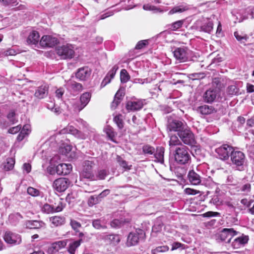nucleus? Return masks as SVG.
<instances>
[{
  "label": "nucleus",
  "instance_id": "obj_23",
  "mask_svg": "<svg viewBox=\"0 0 254 254\" xmlns=\"http://www.w3.org/2000/svg\"><path fill=\"white\" fill-rule=\"evenodd\" d=\"M119 69V66L118 65H115L112 67V68L108 72L107 75L105 76V77L103 80L101 86L102 87L105 86L108 83H110L111 79H113L118 69Z\"/></svg>",
  "mask_w": 254,
  "mask_h": 254
},
{
  "label": "nucleus",
  "instance_id": "obj_58",
  "mask_svg": "<svg viewBox=\"0 0 254 254\" xmlns=\"http://www.w3.org/2000/svg\"><path fill=\"white\" fill-rule=\"evenodd\" d=\"M108 175V172L106 170H100L98 172L96 177L99 180H104Z\"/></svg>",
  "mask_w": 254,
  "mask_h": 254
},
{
  "label": "nucleus",
  "instance_id": "obj_63",
  "mask_svg": "<svg viewBox=\"0 0 254 254\" xmlns=\"http://www.w3.org/2000/svg\"><path fill=\"white\" fill-rule=\"evenodd\" d=\"M185 191L186 193L189 195H194L199 192V191L190 188L186 189Z\"/></svg>",
  "mask_w": 254,
  "mask_h": 254
},
{
  "label": "nucleus",
  "instance_id": "obj_26",
  "mask_svg": "<svg viewBox=\"0 0 254 254\" xmlns=\"http://www.w3.org/2000/svg\"><path fill=\"white\" fill-rule=\"evenodd\" d=\"M39 34L36 31H32L29 35L27 42L29 45H36L39 41Z\"/></svg>",
  "mask_w": 254,
  "mask_h": 254
},
{
  "label": "nucleus",
  "instance_id": "obj_64",
  "mask_svg": "<svg viewBox=\"0 0 254 254\" xmlns=\"http://www.w3.org/2000/svg\"><path fill=\"white\" fill-rule=\"evenodd\" d=\"M20 129H21V127H19V126H17L16 127L10 128L8 129V132L9 133L15 134V133H17V132H18L20 130Z\"/></svg>",
  "mask_w": 254,
  "mask_h": 254
},
{
  "label": "nucleus",
  "instance_id": "obj_47",
  "mask_svg": "<svg viewBox=\"0 0 254 254\" xmlns=\"http://www.w3.org/2000/svg\"><path fill=\"white\" fill-rule=\"evenodd\" d=\"M114 121L117 125L119 129H122L124 127V123L122 119V115H118L114 118Z\"/></svg>",
  "mask_w": 254,
  "mask_h": 254
},
{
  "label": "nucleus",
  "instance_id": "obj_60",
  "mask_svg": "<svg viewBox=\"0 0 254 254\" xmlns=\"http://www.w3.org/2000/svg\"><path fill=\"white\" fill-rule=\"evenodd\" d=\"M123 224V221L119 219H115L111 222V226L113 228H119Z\"/></svg>",
  "mask_w": 254,
  "mask_h": 254
},
{
  "label": "nucleus",
  "instance_id": "obj_44",
  "mask_svg": "<svg viewBox=\"0 0 254 254\" xmlns=\"http://www.w3.org/2000/svg\"><path fill=\"white\" fill-rule=\"evenodd\" d=\"M142 151L145 155H153L155 152V149L153 147L146 144L143 146Z\"/></svg>",
  "mask_w": 254,
  "mask_h": 254
},
{
  "label": "nucleus",
  "instance_id": "obj_17",
  "mask_svg": "<svg viewBox=\"0 0 254 254\" xmlns=\"http://www.w3.org/2000/svg\"><path fill=\"white\" fill-rule=\"evenodd\" d=\"M231 159L233 164L237 166H241L245 162V156L241 151L233 150L231 154Z\"/></svg>",
  "mask_w": 254,
  "mask_h": 254
},
{
  "label": "nucleus",
  "instance_id": "obj_30",
  "mask_svg": "<svg viewBox=\"0 0 254 254\" xmlns=\"http://www.w3.org/2000/svg\"><path fill=\"white\" fill-rule=\"evenodd\" d=\"M82 240L80 239L78 240L69 243L68 247V252L70 254H75L76 250L80 246Z\"/></svg>",
  "mask_w": 254,
  "mask_h": 254
},
{
  "label": "nucleus",
  "instance_id": "obj_32",
  "mask_svg": "<svg viewBox=\"0 0 254 254\" xmlns=\"http://www.w3.org/2000/svg\"><path fill=\"white\" fill-rule=\"evenodd\" d=\"M30 132L29 126L28 125H24L23 128L18 135L17 140L18 141H22L26 136H28Z\"/></svg>",
  "mask_w": 254,
  "mask_h": 254
},
{
  "label": "nucleus",
  "instance_id": "obj_49",
  "mask_svg": "<svg viewBox=\"0 0 254 254\" xmlns=\"http://www.w3.org/2000/svg\"><path fill=\"white\" fill-rule=\"evenodd\" d=\"M42 211L47 214L55 213L53 204L51 205L47 203L43 206Z\"/></svg>",
  "mask_w": 254,
  "mask_h": 254
},
{
  "label": "nucleus",
  "instance_id": "obj_55",
  "mask_svg": "<svg viewBox=\"0 0 254 254\" xmlns=\"http://www.w3.org/2000/svg\"><path fill=\"white\" fill-rule=\"evenodd\" d=\"M7 118L11 125L14 124L17 122L15 117V113L13 111H11L7 114Z\"/></svg>",
  "mask_w": 254,
  "mask_h": 254
},
{
  "label": "nucleus",
  "instance_id": "obj_5",
  "mask_svg": "<svg viewBox=\"0 0 254 254\" xmlns=\"http://www.w3.org/2000/svg\"><path fill=\"white\" fill-rule=\"evenodd\" d=\"M182 121L170 116L168 117L167 130L168 132H177V134L186 126Z\"/></svg>",
  "mask_w": 254,
  "mask_h": 254
},
{
  "label": "nucleus",
  "instance_id": "obj_62",
  "mask_svg": "<svg viewBox=\"0 0 254 254\" xmlns=\"http://www.w3.org/2000/svg\"><path fill=\"white\" fill-rule=\"evenodd\" d=\"M148 44L147 40H141L139 41L135 46L136 49H141Z\"/></svg>",
  "mask_w": 254,
  "mask_h": 254
},
{
  "label": "nucleus",
  "instance_id": "obj_52",
  "mask_svg": "<svg viewBox=\"0 0 254 254\" xmlns=\"http://www.w3.org/2000/svg\"><path fill=\"white\" fill-rule=\"evenodd\" d=\"M0 2L5 6H14L18 4V0H0Z\"/></svg>",
  "mask_w": 254,
  "mask_h": 254
},
{
  "label": "nucleus",
  "instance_id": "obj_46",
  "mask_svg": "<svg viewBox=\"0 0 254 254\" xmlns=\"http://www.w3.org/2000/svg\"><path fill=\"white\" fill-rule=\"evenodd\" d=\"M101 201L99 195L91 196L88 200V204L89 206H92L94 205L99 203Z\"/></svg>",
  "mask_w": 254,
  "mask_h": 254
},
{
  "label": "nucleus",
  "instance_id": "obj_27",
  "mask_svg": "<svg viewBox=\"0 0 254 254\" xmlns=\"http://www.w3.org/2000/svg\"><path fill=\"white\" fill-rule=\"evenodd\" d=\"M125 95V93L123 90H119L116 93L114 97V100L112 102L111 104V108L113 109H115L116 107L118 106V105L121 102L122 100V97H123Z\"/></svg>",
  "mask_w": 254,
  "mask_h": 254
},
{
  "label": "nucleus",
  "instance_id": "obj_37",
  "mask_svg": "<svg viewBox=\"0 0 254 254\" xmlns=\"http://www.w3.org/2000/svg\"><path fill=\"white\" fill-rule=\"evenodd\" d=\"M213 28V24L212 21L208 22L203 24L200 27V30L206 33H210Z\"/></svg>",
  "mask_w": 254,
  "mask_h": 254
},
{
  "label": "nucleus",
  "instance_id": "obj_38",
  "mask_svg": "<svg viewBox=\"0 0 254 254\" xmlns=\"http://www.w3.org/2000/svg\"><path fill=\"white\" fill-rule=\"evenodd\" d=\"M55 212L62 211L65 206V204L62 199H59L53 204Z\"/></svg>",
  "mask_w": 254,
  "mask_h": 254
},
{
  "label": "nucleus",
  "instance_id": "obj_1",
  "mask_svg": "<svg viewBox=\"0 0 254 254\" xmlns=\"http://www.w3.org/2000/svg\"><path fill=\"white\" fill-rule=\"evenodd\" d=\"M201 172L199 171H195L194 170L189 171L187 175V180L192 185H202L206 187L210 188L213 182L210 177L203 178L201 175Z\"/></svg>",
  "mask_w": 254,
  "mask_h": 254
},
{
  "label": "nucleus",
  "instance_id": "obj_10",
  "mask_svg": "<svg viewBox=\"0 0 254 254\" xmlns=\"http://www.w3.org/2000/svg\"><path fill=\"white\" fill-rule=\"evenodd\" d=\"M237 233L238 232L233 228H224L218 234L217 238L221 241L229 243Z\"/></svg>",
  "mask_w": 254,
  "mask_h": 254
},
{
  "label": "nucleus",
  "instance_id": "obj_4",
  "mask_svg": "<svg viewBox=\"0 0 254 254\" xmlns=\"http://www.w3.org/2000/svg\"><path fill=\"white\" fill-rule=\"evenodd\" d=\"M56 53L62 59H71L75 54L74 47L71 45L66 44L59 46L56 48Z\"/></svg>",
  "mask_w": 254,
  "mask_h": 254
},
{
  "label": "nucleus",
  "instance_id": "obj_39",
  "mask_svg": "<svg viewBox=\"0 0 254 254\" xmlns=\"http://www.w3.org/2000/svg\"><path fill=\"white\" fill-rule=\"evenodd\" d=\"M169 145L171 148H172L175 146H178L183 144L178 136L176 135H173L170 136Z\"/></svg>",
  "mask_w": 254,
  "mask_h": 254
},
{
  "label": "nucleus",
  "instance_id": "obj_41",
  "mask_svg": "<svg viewBox=\"0 0 254 254\" xmlns=\"http://www.w3.org/2000/svg\"><path fill=\"white\" fill-rule=\"evenodd\" d=\"M68 85L74 91L80 92L83 90L82 84L74 81H70Z\"/></svg>",
  "mask_w": 254,
  "mask_h": 254
},
{
  "label": "nucleus",
  "instance_id": "obj_20",
  "mask_svg": "<svg viewBox=\"0 0 254 254\" xmlns=\"http://www.w3.org/2000/svg\"><path fill=\"white\" fill-rule=\"evenodd\" d=\"M66 245V240L56 242L52 244L50 250L52 254H63L60 251L64 249Z\"/></svg>",
  "mask_w": 254,
  "mask_h": 254
},
{
  "label": "nucleus",
  "instance_id": "obj_25",
  "mask_svg": "<svg viewBox=\"0 0 254 254\" xmlns=\"http://www.w3.org/2000/svg\"><path fill=\"white\" fill-rule=\"evenodd\" d=\"M50 222L55 227L61 226L65 223V218L63 216H55L50 218Z\"/></svg>",
  "mask_w": 254,
  "mask_h": 254
},
{
  "label": "nucleus",
  "instance_id": "obj_13",
  "mask_svg": "<svg viewBox=\"0 0 254 254\" xmlns=\"http://www.w3.org/2000/svg\"><path fill=\"white\" fill-rule=\"evenodd\" d=\"M233 148L227 144H224L215 149L218 157L222 160H227L229 157L230 153L233 151Z\"/></svg>",
  "mask_w": 254,
  "mask_h": 254
},
{
  "label": "nucleus",
  "instance_id": "obj_6",
  "mask_svg": "<svg viewBox=\"0 0 254 254\" xmlns=\"http://www.w3.org/2000/svg\"><path fill=\"white\" fill-rule=\"evenodd\" d=\"M145 237V233L141 229L136 230L134 232L129 233L128 235L126 245L127 247L135 246L139 241Z\"/></svg>",
  "mask_w": 254,
  "mask_h": 254
},
{
  "label": "nucleus",
  "instance_id": "obj_8",
  "mask_svg": "<svg viewBox=\"0 0 254 254\" xmlns=\"http://www.w3.org/2000/svg\"><path fill=\"white\" fill-rule=\"evenodd\" d=\"M63 133H70L75 137L80 139H86L88 136V133L86 131H81L75 128L73 126L68 125L61 130Z\"/></svg>",
  "mask_w": 254,
  "mask_h": 254
},
{
  "label": "nucleus",
  "instance_id": "obj_29",
  "mask_svg": "<svg viewBox=\"0 0 254 254\" xmlns=\"http://www.w3.org/2000/svg\"><path fill=\"white\" fill-rule=\"evenodd\" d=\"M198 111L202 115H207L216 112L215 109L211 106L203 105L198 108Z\"/></svg>",
  "mask_w": 254,
  "mask_h": 254
},
{
  "label": "nucleus",
  "instance_id": "obj_15",
  "mask_svg": "<svg viewBox=\"0 0 254 254\" xmlns=\"http://www.w3.org/2000/svg\"><path fill=\"white\" fill-rule=\"evenodd\" d=\"M220 90L218 88H210L203 95L204 101L207 103H212L220 96Z\"/></svg>",
  "mask_w": 254,
  "mask_h": 254
},
{
  "label": "nucleus",
  "instance_id": "obj_11",
  "mask_svg": "<svg viewBox=\"0 0 254 254\" xmlns=\"http://www.w3.org/2000/svg\"><path fill=\"white\" fill-rule=\"evenodd\" d=\"M145 100L140 99H132L126 104V109L128 111H136L141 110L145 104Z\"/></svg>",
  "mask_w": 254,
  "mask_h": 254
},
{
  "label": "nucleus",
  "instance_id": "obj_54",
  "mask_svg": "<svg viewBox=\"0 0 254 254\" xmlns=\"http://www.w3.org/2000/svg\"><path fill=\"white\" fill-rule=\"evenodd\" d=\"M116 160L118 163L119 164V165L123 168L128 170L130 169V167H128L127 165V163L125 160H124L120 156L117 155Z\"/></svg>",
  "mask_w": 254,
  "mask_h": 254
},
{
  "label": "nucleus",
  "instance_id": "obj_3",
  "mask_svg": "<svg viewBox=\"0 0 254 254\" xmlns=\"http://www.w3.org/2000/svg\"><path fill=\"white\" fill-rule=\"evenodd\" d=\"M181 140L186 145L194 146L196 142L193 132L187 125L177 134Z\"/></svg>",
  "mask_w": 254,
  "mask_h": 254
},
{
  "label": "nucleus",
  "instance_id": "obj_2",
  "mask_svg": "<svg viewBox=\"0 0 254 254\" xmlns=\"http://www.w3.org/2000/svg\"><path fill=\"white\" fill-rule=\"evenodd\" d=\"M175 161L180 165H187L191 162L190 150L184 145L176 146L174 153Z\"/></svg>",
  "mask_w": 254,
  "mask_h": 254
},
{
  "label": "nucleus",
  "instance_id": "obj_35",
  "mask_svg": "<svg viewBox=\"0 0 254 254\" xmlns=\"http://www.w3.org/2000/svg\"><path fill=\"white\" fill-rule=\"evenodd\" d=\"M237 189H238V192H242L245 195H247L251 191V185L250 183H247L238 186Z\"/></svg>",
  "mask_w": 254,
  "mask_h": 254
},
{
  "label": "nucleus",
  "instance_id": "obj_28",
  "mask_svg": "<svg viewBox=\"0 0 254 254\" xmlns=\"http://www.w3.org/2000/svg\"><path fill=\"white\" fill-rule=\"evenodd\" d=\"M91 98V95L89 93L85 92L81 95L80 96V103L81 105L79 108V111L82 110L88 103Z\"/></svg>",
  "mask_w": 254,
  "mask_h": 254
},
{
  "label": "nucleus",
  "instance_id": "obj_48",
  "mask_svg": "<svg viewBox=\"0 0 254 254\" xmlns=\"http://www.w3.org/2000/svg\"><path fill=\"white\" fill-rule=\"evenodd\" d=\"M72 149V146L69 144H64L63 146L60 147V152L65 155H67Z\"/></svg>",
  "mask_w": 254,
  "mask_h": 254
},
{
  "label": "nucleus",
  "instance_id": "obj_18",
  "mask_svg": "<svg viewBox=\"0 0 254 254\" xmlns=\"http://www.w3.org/2000/svg\"><path fill=\"white\" fill-rule=\"evenodd\" d=\"M91 70L88 66L79 68L75 73L76 77L80 81H85L89 78Z\"/></svg>",
  "mask_w": 254,
  "mask_h": 254
},
{
  "label": "nucleus",
  "instance_id": "obj_9",
  "mask_svg": "<svg viewBox=\"0 0 254 254\" xmlns=\"http://www.w3.org/2000/svg\"><path fill=\"white\" fill-rule=\"evenodd\" d=\"M3 238L6 244L11 246L19 245L22 241L20 235L11 231H6Z\"/></svg>",
  "mask_w": 254,
  "mask_h": 254
},
{
  "label": "nucleus",
  "instance_id": "obj_59",
  "mask_svg": "<svg viewBox=\"0 0 254 254\" xmlns=\"http://www.w3.org/2000/svg\"><path fill=\"white\" fill-rule=\"evenodd\" d=\"M234 36L238 41L242 43L245 42L248 39V37L246 35H241L238 32H235L234 33Z\"/></svg>",
  "mask_w": 254,
  "mask_h": 254
},
{
  "label": "nucleus",
  "instance_id": "obj_51",
  "mask_svg": "<svg viewBox=\"0 0 254 254\" xmlns=\"http://www.w3.org/2000/svg\"><path fill=\"white\" fill-rule=\"evenodd\" d=\"M28 224L31 226V228L33 229H39L44 224L43 222L37 220L29 221Z\"/></svg>",
  "mask_w": 254,
  "mask_h": 254
},
{
  "label": "nucleus",
  "instance_id": "obj_42",
  "mask_svg": "<svg viewBox=\"0 0 254 254\" xmlns=\"http://www.w3.org/2000/svg\"><path fill=\"white\" fill-rule=\"evenodd\" d=\"M27 193L32 196H41L42 197H43V192H41L39 190L33 188L29 187L27 188Z\"/></svg>",
  "mask_w": 254,
  "mask_h": 254
},
{
  "label": "nucleus",
  "instance_id": "obj_19",
  "mask_svg": "<svg viewBox=\"0 0 254 254\" xmlns=\"http://www.w3.org/2000/svg\"><path fill=\"white\" fill-rule=\"evenodd\" d=\"M101 238L105 242L114 246L118 245L121 241L119 236L117 234H104L101 235Z\"/></svg>",
  "mask_w": 254,
  "mask_h": 254
},
{
  "label": "nucleus",
  "instance_id": "obj_36",
  "mask_svg": "<svg viewBox=\"0 0 254 254\" xmlns=\"http://www.w3.org/2000/svg\"><path fill=\"white\" fill-rule=\"evenodd\" d=\"M15 164V160L13 158H8L6 162L3 163V169L4 171H8L12 170Z\"/></svg>",
  "mask_w": 254,
  "mask_h": 254
},
{
  "label": "nucleus",
  "instance_id": "obj_33",
  "mask_svg": "<svg viewBox=\"0 0 254 254\" xmlns=\"http://www.w3.org/2000/svg\"><path fill=\"white\" fill-rule=\"evenodd\" d=\"M226 93L230 96L238 95L239 93V88L238 87L236 84L234 83L228 86Z\"/></svg>",
  "mask_w": 254,
  "mask_h": 254
},
{
  "label": "nucleus",
  "instance_id": "obj_57",
  "mask_svg": "<svg viewBox=\"0 0 254 254\" xmlns=\"http://www.w3.org/2000/svg\"><path fill=\"white\" fill-rule=\"evenodd\" d=\"M70 225L71 228L76 232H78V229L81 227V224L77 221L71 219Z\"/></svg>",
  "mask_w": 254,
  "mask_h": 254
},
{
  "label": "nucleus",
  "instance_id": "obj_21",
  "mask_svg": "<svg viewBox=\"0 0 254 254\" xmlns=\"http://www.w3.org/2000/svg\"><path fill=\"white\" fill-rule=\"evenodd\" d=\"M49 86L47 84L44 83L39 86L36 90L34 96L35 97L41 99L45 98L48 94Z\"/></svg>",
  "mask_w": 254,
  "mask_h": 254
},
{
  "label": "nucleus",
  "instance_id": "obj_43",
  "mask_svg": "<svg viewBox=\"0 0 254 254\" xmlns=\"http://www.w3.org/2000/svg\"><path fill=\"white\" fill-rule=\"evenodd\" d=\"M189 9L187 6L180 5L173 7L169 12V14H173L175 13H182Z\"/></svg>",
  "mask_w": 254,
  "mask_h": 254
},
{
  "label": "nucleus",
  "instance_id": "obj_56",
  "mask_svg": "<svg viewBox=\"0 0 254 254\" xmlns=\"http://www.w3.org/2000/svg\"><path fill=\"white\" fill-rule=\"evenodd\" d=\"M205 75L203 72L194 73L190 75V78L192 80H198L202 79L205 77Z\"/></svg>",
  "mask_w": 254,
  "mask_h": 254
},
{
  "label": "nucleus",
  "instance_id": "obj_7",
  "mask_svg": "<svg viewBox=\"0 0 254 254\" xmlns=\"http://www.w3.org/2000/svg\"><path fill=\"white\" fill-rule=\"evenodd\" d=\"M94 163L92 161H85L84 162L82 169L80 173V178L86 179L90 180H94L95 176L93 173Z\"/></svg>",
  "mask_w": 254,
  "mask_h": 254
},
{
  "label": "nucleus",
  "instance_id": "obj_61",
  "mask_svg": "<svg viewBox=\"0 0 254 254\" xmlns=\"http://www.w3.org/2000/svg\"><path fill=\"white\" fill-rule=\"evenodd\" d=\"M211 88H218L220 90L221 82L218 78H214L212 82V87Z\"/></svg>",
  "mask_w": 254,
  "mask_h": 254
},
{
  "label": "nucleus",
  "instance_id": "obj_50",
  "mask_svg": "<svg viewBox=\"0 0 254 254\" xmlns=\"http://www.w3.org/2000/svg\"><path fill=\"white\" fill-rule=\"evenodd\" d=\"M169 247L167 246H162L156 247L155 249L152 250V254H158L160 253H164L167 252L169 250Z\"/></svg>",
  "mask_w": 254,
  "mask_h": 254
},
{
  "label": "nucleus",
  "instance_id": "obj_31",
  "mask_svg": "<svg viewBox=\"0 0 254 254\" xmlns=\"http://www.w3.org/2000/svg\"><path fill=\"white\" fill-rule=\"evenodd\" d=\"M165 149L163 147L157 148L156 152L153 154L156 161L163 164L164 163V154Z\"/></svg>",
  "mask_w": 254,
  "mask_h": 254
},
{
  "label": "nucleus",
  "instance_id": "obj_45",
  "mask_svg": "<svg viewBox=\"0 0 254 254\" xmlns=\"http://www.w3.org/2000/svg\"><path fill=\"white\" fill-rule=\"evenodd\" d=\"M120 79L122 83H126L130 79V76L126 69H123L120 72Z\"/></svg>",
  "mask_w": 254,
  "mask_h": 254
},
{
  "label": "nucleus",
  "instance_id": "obj_16",
  "mask_svg": "<svg viewBox=\"0 0 254 254\" xmlns=\"http://www.w3.org/2000/svg\"><path fill=\"white\" fill-rule=\"evenodd\" d=\"M173 53L175 59L180 62H185L188 59V49L186 47L177 48Z\"/></svg>",
  "mask_w": 254,
  "mask_h": 254
},
{
  "label": "nucleus",
  "instance_id": "obj_34",
  "mask_svg": "<svg viewBox=\"0 0 254 254\" xmlns=\"http://www.w3.org/2000/svg\"><path fill=\"white\" fill-rule=\"evenodd\" d=\"M22 218V215L19 213L17 212L10 214L8 220L12 225H15Z\"/></svg>",
  "mask_w": 254,
  "mask_h": 254
},
{
  "label": "nucleus",
  "instance_id": "obj_22",
  "mask_svg": "<svg viewBox=\"0 0 254 254\" xmlns=\"http://www.w3.org/2000/svg\"><path fill=\"white\" fill-rule=\"evenodd\" d=\"M72 168L70 164H60L56 167V172L59 175H66L70 173Z\"/></svg>",
  "mask_w": 254,
  "mask_h": 254
},
{
  "label": "nucleus",
  "instance_id": "obj_40",
  "mask_svg": "<svg viewBox=\"0 0 254 254\" xmlns=\"http://www.w3.org/2000/svg\"><path fill=\"white\" fill-rule=\"evenodd\" d=\"M92 226L96 229H105L107 228L106 225L103 223L101 219H96L92 220Z\"/></svg>",
  "mask_w": 254,
  "mask_h": 254
},
{
  "label": "nucleus",
  "instance_id": "obj_24",
  "mask_svg": "<svg viewBox=\"0 0 254 254\" xmlns=\"http://www.w3.org/2000/svg\"><path fill=\"white\" fill-rule=\"evenodd\" d=\"M249 238L248 236H241L234 239L232 243V246L234 249H239L248 243Z\"/></svg>",
  "mask_w": 254,
  "mask_h": 254
},
{
  "label": "nucleus",
  "instance_id": "obj_12",
  "mask_svg": "<svg viewBox=\"0 0 254 254\" xmlns=\"http://www.w3.org/2000/svg\"><path fill=\"white\" fill-rule=\"evenodd\" d=\"M70 182L65 178H60L55 180L53 184L54 189L58 192L65 191L68 187Z\"/></svg>",
  "mask_w": 254,
  "mask_h": 254
},
{
  "label": "nucleus",
  "instance_id": "obj_53",
  "mask_svg": "<svg viewBox=\"0 0 254 254\" xmlns=\"http://www.w3.org/2000/svg\"><path fill=\"white\" fill-rule=\"evenodd\" d=\"M184 22V20H180L173 23L170 28L172 30H177L181 28Z\"/></svg>",
  "mask_w": 254,
  "mask_h": 254
},
{
  "label": "nucleus",
  "instance_id": "obj_14",
  "mask_svg": "<svg viewBox=\"0 0 254 254\" xmlns=\"http://www.w3.org/2000/svg\"><path fill=\"white\" fill-rule=\"evenodd\" d=\"M59 43L57 38L51 35H44L40 41V44L43 47L52 48Z\"/></svg>",
  "mask_w": 254,
  "mask_h": 254
}]
</instances>
